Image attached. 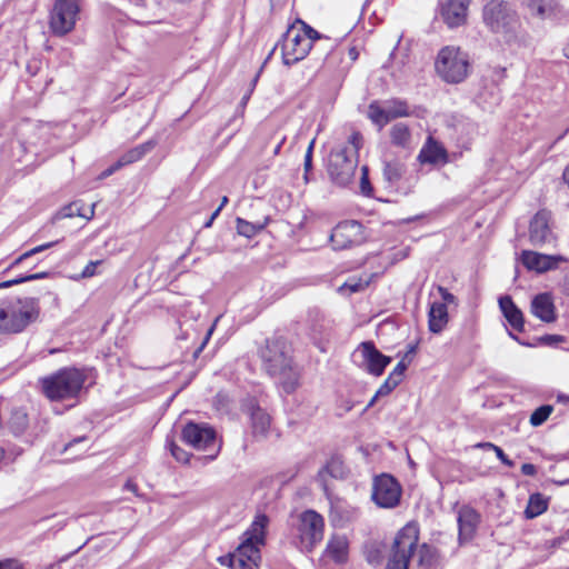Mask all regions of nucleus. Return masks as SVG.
I'll use <instances>...</instances> for the list:
<instances>
[{
    "label": "nucleus",
    "mask_w": 569,
    "mask_h": 569,
    "mask_svg": "<svg viewBox=\"0 0 569 569\" xmlns=\"http://www.w3.org/2000/svg\"><path fill=\"white\" fill-rule=\"evenodd\" d=\"M437 289L443 300L442 303L457 305V298L447 288L438 286Z\"/></svg>",
    "instance_id": "51"
},
{
    "label": "nucleus",
    "mask_w": 569,
    "mask_h": 569,
    "mask_svg": "<svg viewBox=\"0 0 569 569\" xmlns=\"http://www.w3.org/2000/svg\"><path fill=\"white\" fill-rule=\"evenodd\" d=\"M40 316L39 299L11 298L0 301V332L19 333Z\"/></svg>",
    "instance_id": "3"
},
{
    "label": "nucleus",
    "mask_w": 569,
    "mask_h": 569,
    "mask_svg": "<svg viewBox=\"0 0 569 569\" xmlns=\"http://www.w3.org/2000/svg\"><path fill=\"white\" fill-rule=\"evenodd\" d=\"M270 222V217H266L262 222H250L240 217L236 219L237 232L248 239L261 232Z\"/></svg>",
    "instance_id": "36"
},
{
    "label": "nucleus",
    "mask_w": 569,
    "mask_h": 569,
    "mask_svg": "<svg viewBox=\"0 0 569 569\" xmlns=\"http://www.w3.org/2000/svg\"><path fill=\"white\" fill-rule=\"evenodd\" d=\"M457 521L460 543L472 540L480 522L479 512L470 506H462L458 511Z\"/></svg>",
    "instance_id": "21"
},
{
    "label": "nucleus",
    "mask_w": 569,
    "mask_h": 569,
    "mask_svg": "<svg viewBox=\"0 0 569 569\" xmlns=\"http://www.w3.org/2000/svg\"><path fill=\"white\" fill-rule=\"evenodd\" d=\"M303 168H305L303 179L306 182H309V172L312 170V157L305 156Z\"/></svg>",
    "instance_id": "58"
},
{
    "label": "nucleus",
    "mask_w": 569,
    "mask_h": 569,
    "mask_svg": "<svg viewBox=\"0 0 569 569\" xmlns=\"http://www.w3.org/2000/svg\"><path fill=\"white\" fill-rule=\"evenodd\" d=\"M401 381L402 380H400L397 377L389 373L388 378L377 390V396L386 397V396L390 395L401 383Z\"/></svg>",
    "instance_id": "47"
},
{
    "label": "nucleus",
    "mask_w": 569,
    "mask_h": 569,
    "mask_svg": "<svg viewBox=\"0 0 569 569\" xmlns=\"http://www.w3.org/2000/svg\"><path fill=\"white\" fill-rule=\"evenodd\" d=\"M330 240L335 250L360 246L367 240L365 227L357 220L339 222L332 230Z\"/></svg>",
    "instance_id": "12"
},
{
    "label": "nucleus",
    "mask_w": 569,
    "mask_h": 569,
    "mask_svg": "<svg viewBox=\"0 0 569 569\" xmlns=\"http://www.w3.org/2000/svg\"><path fill=\"white\" fill-rule=\"evenodd\" d=\"M157 142L154 140H148L134 148L128 150L118 159V167H126L136 161L142 159L147 153H149L154 147Z\"/></svg>",
    "instance_id": "31"
},
{
    "label": "nucleus",
    "mask_w": 569,
    "mask_h": 569,
    "mask_svg": "<svg viewBox=\"0 0 569 569\" xmlns=\"http://www.w3.org/2000/svg\"><path fill=\"white\" fill-rule=\"evenodd\" d=\"M368 116L375 124L379 126V128L385 127L389 121H391L387 107L381 108L377 102L369 104Z\"/></svg>",
    "instance_id": "38"
},
{
    "label": "nucleus",
    "mask_w": 569,
    "mask_h": 569,
    "mask_svg": "<svg viewBox=\"0 0 569 569\" xmlns=\"http://www.w3.org/2000/svg\"><path fill=\"white\" fill-rule=\"evenodd\" d=\"M213 330H214V325H212L210 328H208L207 333H206L204 338L202 339L201 343L193 350L192 358H197L200 355V352L203 350L204 346L209 341Z\"/></svg>",
    "instance_id": "53"
},
{
    "label": "nucleus",
    "mask_w": 569,
    "mask_h": 569,
    "mask_svg": "<svg viewBox=\"0 0 569 569\" xmlns=\"http://www.w3.org/2000/svg\"><path fill=\"white\" fill-rule=\"evenodd\" d=\"M526 7L532 17L541 20L555 18L559 12V4L553 0H527Z\"/></svg>",
    "instance_id": "29"
},
{
    "label": "nucleus",
    "mask_w": 569,
    "mask_h": 569,
    "mask_svg": "<svg viewBox=\"0 0 569 569\" xmlns=\"http://www.w3.org/2000/svg\"><path fill=\"white\" fill-rule=\"evenodd\" d=\"M390 139L393 146L408 149L411 144V131L406 123L397 122L390 129Z\"/></svg>",
    "instance_id": "33"
},
{
    "label": "nucleus",
    "mask_w": 569,
    "mask_h": 569,
    "mask_svg": "<svg viewBox=\"0 0 569 569\" xmlns=\"http://www.w3.org/2000/svg\"><path fill=\"white\" fill-rule=\"evenodd\" d=\"M123 489L133 492L137 497H141V495L139 493L137 483L133 482L132 480H128L124 483Z\"/></svg>",
    "instance_id": "62"
},
{
    "label": "nucleus",
    "mask_w": 569,
    "mask_h": 569,
    "mask_svg": "<svg viewBox=\"0 0 569 569\" xmlns=\"http://www.w3.org/2000/svg\"><path fill=\"white\" fill-rule=\"evenodd\" d=\"M549 501L540 492L529 496L528 505L523 511L526 519H533L542 515L548 509Z\"/></svg>",
    "instance_id": "32"
},
{
    "label": "nucleus",
    "mask_w": 569,
    "mask_h": 569,
    "mask_svg": "<svg viewBox=\"0 0 569 569\" xmlns=\"http://www.w3.org/2000/svg\"><path fill=\"white\" fill-rule=\"evenodd\" d=\"M360 192L366 197H372L373 194V187L369 179V168L367 166L361 167Z\"/></svg>",
    "instance_id": "48"
},
{
    "label": "nucleus",
    "mask_w": 569,
    "mask_h": 569,
    "mask_svg": "<svg viewBox=\"0 0 569 569\" xmlns=\"http://www.w3.org/2000/svg\"><path fill=\"white\" fill-rule=\"evenodd\" d=\"M100 261H90L81 272V278H91L96 274V268Z\"/></svg>",
    "instance_id": "57"
},
{
    "label": "nucleus",
    "mask_w": 569,
    "mask_h": 569,
    "mask_svg": "<svg viewBox=\"0 0 569 569\" xmlns=\"http://www.w3.org/2000/svg\"><path fill=\"white\" fill-rule=\"evenodd\" d=\"M293 23H296V27L298 24H300L301 28L299 30L301 31V34L303 38H307L310 40L311 47L313 46V42L317 40H322V39L329 40V37L320 33L319 31L313 29L311 26H309L301 19H297Z\"/></svg>",
    "instance_id": "42"
},
{
    "label": "nucleus",
    "mask_w": 569,
    "mask_h": 569,
    "mask_svg": "<svg viewBox=\"0 0 569 569\" xmlns=\"http://www.w3.org/2000/svg\"><path fill=\"white\" fill-rule=\"evenodd\" d=\"M86 376L76 368H61L39 379L42 393L51 401L76 398L83 388Z\"/></svg>",
    "instance_id": "4"
},
{
    "label": "nucleus",
    "mask_w": 569,
    "mask_h": 569,
    "mask_svg": "<svg viewBox=\"0 0 569 569\" xmlns=\"http://www.w3.org/2000/svg\"><path fill=\"white\" fill-rule=\"evenodd\" d=\"M416 351H417V343L409 345L408 346V351L406 352V355H405V357L402 359L408 360V362H411L412 356L416 353Z\"/></svg>",
    "instance_id": "64"
},
{
    "label": "nucleus",
    "mask_w": 569,
    "mask_h": 569,
    "mask_svg": "<svg viewBox=\"0 0 569 569\" xmlns=\"http://www.w3.org/2000/svg\"><path fill=\"white\" fill-rule=\"evenodd\" d=\"M419 526L408 522L396 535L386 569H408L410 559L418 548Z\"/></svg>",
    "instance_id": "7"
},
{
    "label": "nucleus",
    "mask_w": 569,
    "mask_h": 569,
    "mask_svg": "<svg viewBox=\"0 0 569 569\" xmlns=\"http://www.w3.org/2000/svg\"><path fill=\"white\" fill-rule=\"evenodd\" d=\"M279 46H281V41H280V40H279V41L273 46V48L271 49V51L269 52V54H268V56H267V58L264 59L263 64L261 66V68H260L259 72L256 74L254 79L252 80V84H253V86L256 84V82H257V80H258V78H259V74H260V72H261L262 68H263V67H264V64H266V63L271 59V57L273 56V53H274L276 49H277Z\"/></svg>",
    "instance_id": "59"
},
{
    "label": "nucleus",
    "mask_w": 569,
    "mask_h": 569,
    "mask_svg": "<svg viewBox=\"0 0 569 569\" xmlns=\"http://www.w3.org/2000/svg\"><path fill=\"white\" fill-rule=\"evenodd\" d=\"M181 438L184 442L192 446L198 450L211 451L208 455L194 456L192 453L184 452L180 455V462L193 468L204 467L209 462L213 461L220 449L221 443L217 440V431L213 427L208 423L188 422L181 431Z\"/></svg>",
    "instance_id": "2"
},
{
    "label": "nucleus",
    "mask_w": 569,
    "mask_h": 569,
    "mask_svg": "<svg viewBox=\"0 0 569 569\" xmlns=\"http://www.w3.org/2000/svg\"><path fill=\"white\" fill-rule=\"evenodd\" d=\"M325 520L321 515L315 510H306L302 512L299 525V533L301 541L307 543L311 550L323 538Z\"/></svg>",
    "instance_id": "16"
},
{
    "label": "nucleus",
    "mask_w": 569,
    "mask_h": 569,
    "mask_svg": "<svg viewBox=\"0 0 569 569\" xmlns=\"http://www.w3.org/2000/svg\"><path fill=\"white\" fill-rule=\"evenodd\" d=\"M521 472L525 476L533 477L537 473V467L532 463H523L521 466Z\"/></svg>",
    "instance_id": "61"
},
{
    "label": "nucleus",
    "mask_w": 569,
    "mask_h": 569,
    "mask_svg": "<svg viewBox=\"0 0 569 569\" xmlns=\"http://www.w3.org/2000/svg\"><path fill=\"white\" fill-rule=\"evenodd\" d=\"M417 160L421 164L445 166L449 162V153L440 141L428 136Z\"/></svg>",
    "instance_id": "20"
},
{
    "label": "nucleus",
    "mask_w": 569,
    "mask_h": 569,
    "mask_svg": "<svg viewBox=\"0 0 569 569\" xmlns=\"http://www.w3.org/2000/svg\"><path fill=\"white\" fill-rule=\"evenodd\" d=\"M79 13V0H56L49 20L52 33L62 37L71 32L74 29Z\"/></svg>",
    "instance_id": "8"
},
{
    "label": "nucleus",
    "mask_w": 569,
    "mask_h": 569,
    "mask_svg": "<svg viewBox=\"0 0 569 569\" xmlns=\"http://www.w3.org/2000/svg\"><path fill=\"white\" fill-rule=\"evenodd\" d=\"M273 377L278 378L279 386L287 395L293 393L300 386V370L293 362L277 371Z\"/></svg>",
    "instance_id": "27"
},
{
    "label": "nucleus",
    "mask_w": 569,
    "mask_h": 569,
    "mask_svg": "<svg viewBox=\"0 0 569 569\" xmlns=\"http://www.w3.org/2000/svg\"><path fill=\"white\" fill-rule=\"evenodd\" d=\"M362 141V134L359 131H355L349 137L347 143L331 150L328 158L327 172L335 186L346 188L355 181Z\"/></svg>",
    "instance_id": "1"
},
{
    "label": "nucleus",
    "mask_w": 569,
    "mask_h": 569,
    "mask_svg": "<svg viewBox=\"0 0 569 569\" xmlns=\"http://www.w3.org/2000/svg\"><path fill=\"white\" fill-rule=\"evenodd\" d=\"M407 368H408V363L406 362L405 359H401L390 373L392 376L397 377L398 379L402 380Z\"/></svg>",
    "instance_id": "54"
},
{
    "label": "nucleus",
    "mask_w": 569,
    "mask_h": 569,
    "mask_svg": "<svg viewBox=\"0 0 569 569\" xmlns=\"http://www.w3.org/2000/svg\"><path fill=\"white\" fill-rule=\"evenodd\" d=\"M122 167H118V160H117L113 164H111L110 167H108L106 170H103L100 173V179L110 177L111 174H113L116 171H118Z\"/></svg>",
    "instance_id": "60"
},
{
    "label": "nucleus",
    "mask_w": 569,
    "mask_h": 569,
    "mask_svg": "<svg viewBox=\"0 0 569 569\" xmlns=\"http://www.w3.org/2000/svg\"><path fill=\"white\" fill-rule=\"evenodd\" d=\"M449 321V313L446 303L432 302L428 312V328L432 333H440Z\"/></svg>",
    "instance_id": "26"
},
{
    "label": "nucleus",
    "mask_w": 569,
    "mask_h": 569,
    "mask_svg": "<svg viewBox=\"0 0 569 569\" xmlns=\"http://www.w3.org/2000/svg\"><path fill=\"white\" fill-rule=\"evenodd\" d=\"M47 277H49V272H46V271L37 272V273H31V274H26V276H20V277H17L14 279H11V280H7V281H3V282H0V289L1 288H9V287H12V286H16V284H20V283L27 282V281L44 279Z\"/></svg>",
    "instance_id": "43"
},
{
    "label": "nucleus",
    "mask_w": 569,
    "mask_h": 569,
    "mask_svg": "<svg viewBox=\"0 0 569 569\" xmlns=\"http://www.w3.org/2000/svg\"><path fill=\"white\" fill-rule=\"evenodd\" d=\"M29 426L28 413L22 408H14L11 410L8 420V427L14 436H21Z\"/></svg>",
    "instance_id": "35"
},
{
    "label": "nucleus",
    "mask_w": 569,
    "mask_h": 569,
    "mask_svg": "<svg viewBox=\"0 0 569 569\" xmlns=\"http://www.w3.org/2000/svg\"><path fill=\"white\" fill-rule=\"evenodd\" d=\"M356 352H359L362 361L359 367L368 373L380 377L383 375L386 368L391 363L392 358L383 355L375 345L373 341L361 342Z\"/></svg>",
    "instance_id": "15"
},
{
    "label": "nucleus",
    "mask_w": 569,
    "mask_h": 569,
    "mask_svg": "<svg viewBox=\"0 0 569 569\" xmlns=\"http://www.w3.org/2000/svg\"><path fill=\"white\" fill-rule=\"evenodd\" d=\"M531 313L542 322L550 323L557 320L556 306L550 292H541L531 299Z\"/></svg>",
    "instance_id": "23"
},
{
    "label": "nucleus",
    "mask_w": 569,
    "mask_h": 569,
    "mask_svg": "<svg viewBox=\"0 0 569 569\" xmlns=\"http://www.w3.org/2000/svg\"><path fill=\"white\" fill-rule=\"evenodd\" d=\"M508 335L516 340L519 345L526 346V347H537V346H549L553 347L557 346L560 342H563L566 338L561 335H543L541 337H538L535 339V342H530L523 339H520L517 335H515L512 331L508 330Z\"/></svg>",
    "instance_id": "37"
},
{
    "label": "nucleus",
    "mask_w": 569,
    "mask_h": 569,
    "mask_svg": "<svg viewBox=\"0 0 569 569\" xmlns=\"http://www.w3.org/2000/svg\"><path fill=\"white\" fill-rule=\"evenodd\" d=\"M552 411L553 407L551 405H542L536 408L530 416V425L533 427H539L543 425Z\"/></svg>",
    "instance_id": "41"
},
{
    "label": "nucleus",
    "mask_w": 569,
    "mask_h": 569,
    "mask_svg": "<svg viewBox=\"0 0 569 569\" xmlns=\"http://www.w3.org/2000/svg\"><path fill=\"white\" fill-rule=\"evenodd\" d=\"M167 447L170 450V453L173 458L178 459V446L176 445V436L174 432H171L167 436Z\"/></svg>",
    "instance_id": "55"
},
{
    "label": "nucleus",
    "mask_w": 569,
    "mask_h": 569,
    "mask_svg": "<svg viewBox=\"0 0 569 569\" xmlns=\"http://www.w3.org/2000/svg\"><path fill=\"white\" fill-rule=\"evenodd\" d=\"M551 211L538 210L529 221V242L532 247L553 246L556 236L550 227Z\"/></svg>",
    "instance_id": "13"
},
{
    "label": "nucleus",
    "mask_w": 569,
    "mask_h": 569,
    "mask_svg": "<svg viewBox=\"0 0 569 569\" xmlns=\"http://www.w3.org/2000/svg\"><path fill=\"white\" fill-rule=\"evenodd\" d=\"M327 476L335 479H345L347 476V468L342 458L339 455H333L327 463L318 471L316 480L320 483L322 489L327 491Z\"/></svg>",
    "instance_id": "25"
},
{
    "label": "nucleus",
    "mask_w": 569,
    "mask_h": 569,
    "mask_svg": "<svg viewBox=\"0 0 569 569\" xmlns=\"http://www.w3.org/2000/svg\"><path fill=\"white\" fill-rule=\"evenodd\" d=\"M470 2L471 0H439L438 17L451 30L463 27L468 23Z\"/></svg>",
    "instance_id": "14"
},
{
    "label": "nucleus",
    "mask_w": 569,
    "mask_h": 569,
    "mask_svg": "<svg viewBox=\"0 0 569 569\" xmlns=\"http://www.w3.org/2000/svg\"><path fill=\"white\" fill-rule=\"evenodd\" d=\"M264 543L263 533H251L243 540L237 549V555L246 560L244 568L258 569V562L261 559L259 545Z\"/></svg>",
    "instance_id": "22"
},
{
    "label": "nucleus",
    "mask_w": 569,
    "mask_h": 569,
    "mask_svg": "<svg viewBox=\"0 0 569 569\" xmlns=\"http://www.w3.org/2000/svg\"><path fill=\"white\" fill-rule=\"evenodd\" d=\"M60 240H56V241H51V242H47V243H43V244H40L38 247H34L32 249H30L29 251L22 253L21 256H19L8 268L11 269V268H14L16 266L20 264L23 260H26L27 258L31 257V256H34L37 253H40L47 249H50L52 247H54L57 243H59Z\"/></svg>",
    "instance_id": "44"
},
{
    "label": "nucleus",
    "mask_w": 569,
    "mask_h": 569,
    "mask_svg": "<svg viewBox=\"0 0 569 569\" xmlns=\"http://www.w3.org/2000/svg\"><path fill=\"white\" fill-rule=\"evenodd\" d=\"M60 213H61V216L63 218H71V217H74V216L86 217V214L81 212V206L78 202H72V203H70L68 206H64L61 209Z\"/></svg>",
    "instance_id": "49"
},
{
    "label": "nucleus",
    "mask_w": 569,
    "mask_h": 569,
    "mask_svg": "<svg viewBox=\"0 0 569 569\" xmlns=\"http://www.w3.org/2000/svg\"><path fill=\"white\" fill-rule=\"evenodd\" d=\"M435 68L443 81L460 83L469 74V54L459 47L447 46L439 51Z\"/></svg>",
    "instance_id": "5"
},
{
    "label": "nucleus",
    "mask_w": 569,
    "mask_h": 569,
    "mask_svg": "<svg viewBox=\"0 0 569 569\" xmlns=\"http://www.w3.org/2000/svg\"><path fill=\"white\" fill-rule=\"evenodd\" d=\"M280 41L282 62L287 67H291L303 60L312 49L310 40L302 37L296 23L289 26Z\"/></svg>",
    "instance_id": "9"
},
{
    "label": "nucleus",
    "mask_w": 569,
    "mask_h": 569,
    "mask_svg": "<svg viewBox=\"0 0 569 569\" xmlns=\"http://www.w3.org/2000/svg\"><path fill=\"white\" fill-rule=\"evenodd\" d=\"M402 488L397 478L389 473L375 476L372 501L380 508L391 509L400 503Z\"/></svg>",
    "instance_id": "10"
},
{
    "label": "nucleus",
    "mask_w": 569,
    "mask_h": 569,
    "mask_svg": "<svg viewBox=\"0 0 569 569\" xmlns=\"http://www.w3.org/2000/svg\"><path fill=\"white\" fill-rule=\"evenodd\" d=\"M382 163L383 181L387 183L389 188L398 186V183L401 181V179L407 172L406 163L399 159H385Z\"/></svg>",
    "instance_id": "28"
},
{
    "label": "nucleus",
    "mask_w": 569,
    "mask_h": 569,
    "mask_svg": "<svg viewBox=\"0 0 569 569\" xmlns=\"http://www.w3.org/2000/svg\"><path fill=\"white\" fill-rule=\"evenodd\" d=\"M307 326L309 336L313 342L325 351L322 342L328 340L331 332V320L328 319L323 312L318 308H311L307 316Z\"/></svg>",
    "instance_id": "18"
},
{
    "label": "nucleus",
    "mask_w": 569,
    "mask_h": 569,
    "mask_svg": "<svg viewBox=\"0 0 569 569\" xmlns=\"http://www.w3.org/2000/svg\"><path fill=\"white\" fill-rule=\"evenodd\" d=\"M291 348L282 338L267 340L266 347L261 350L263 368L269 376L292 363Z\"/></svg>",
    "instance_id": "11"
},
{
    "label": "nucleus",
    "mask_w": 569,
    "mask_h": 569,
    "mask_svg": "<svg viewBox=\"0 0 569 569\" xmlns=\"http://www.w3.org/2000/svg\"><path fill=\"white\" fill-rule=\"evenodd\" d=\"M439 556L436 547L423 542L418 548V566L422 569H431L438 563Z\"/></svg>",
    "instance_id": "34"
},
{
    "label": "nucleus",
    "mask_w": 569,
    "mask_h": 569,
    "mask_svg": "<svg viewBox=\"0 0 569 569\" xmlns=\"http://www.w3.org/2000/svg\"><path fill=\"white\" fill-rule=\"evenodd\" d=\"M218 561L220 562V565L228 566L231 569H242L244 568L246 565V560L241 559V557H239L237 552L221 556L218 558Z\"/></svg>",
    "instance_id": "45"
},
{
    "label": "nucleus",
    "mask_w": 569,
    "mask_h": 569,
    "mask_svg": "<svg viewBox=\"0 0 569 569\" xmlns=\"http://www.w3.org/2000/svg\"><path fill=\"white\" fill-rule=\"evenodd\" d=\"M86 440H87L86 436H81V437H77V438L72 439L71 441H69L68 443L64 445L62 452H66L67 450H69L74 445L80 443V442L86 441Z\"/></svg>",
    "instance_id": "63"
},
{
    "label": "nucleus",
    "mask_w": 569,
    "mask_h": 569,
    "mask_svg": "<svg viewBox=\"0 0 569 569\" xmlns=\"http://www.w3.org/2000/svg\"><path fill=\"white\" fill-rule=\"evenodd\" d=\"M241 410L249 416L254 438H266L270 428L271 417L260 407L254 397H247L241 402Z\"/></svg>",
    "instance_id": "17"
},
{
    "label": "nucleus",
    "mask_w": 569,
    "mask_h": 569,
    "mask_svg": "<svg viewBox=\"0 0 569 569\" xmlns=\"http://www.w3.org/2000/svg\"><path fill=\"white\" fill-rule=\"evenodd\" d=\"M348 540L345 536L333 535L327 543L326 555L336 563L342 565L348 560Z\"/></svg>",
    "instance_id": "30"
},
{
    "label": "nucleus",
    "mask_w": 569,
    "mask_h": 569,
    "mask_svg": "<svg viewBox=\"0 0 569 569\" xmlns=\"http://www.w3.org/2000/svg\"><path fill=\"white\" fill-rule=\"evenodd\" d=\"M0 569H23L22 563L14 558L0 560Z\"/></svg>",
    "instance_id": "52"
},
{
    "label": "nucleus",
    "mask_w": 569,
    "mask_h": 569,
    "mask_svg": "<svg viewBox=\"0 0 569 569\" xmlns=\"http://www.w3.org/2000/svg\"><path fill=\"white\" fill-rule=\"evenodd\" d=\"M369 282L370 281L368 279L363 280L361 278L351 277L339 287L338 291L340 293L348 292L349 295L361 292L369 286Z\"/></svg>",
    "instance_id": "39"
},
{
    "label": "nucleus",
    "mask_w": 569,
    "mask_h": 569,
    "mask_svg": "<svg viewBox=\"0 0 569 569\" xmlns=\"http://www.w3.org/2000/svg\"><path fill=\"white\" fill-rule=\"evenodd\" d=\"M483 23L493 33L511 38L520 26L519 17L508 1L490 0L482 9Z\"/></svg>",
    "instance_id": "6"
},
{
    "label": "nucleus",
    "mask_w": 569,
    "mask_h": 569,
    "mask_svg": "<svg viewBox=\"0 0 569 569\" xmlns=\"http://www.w3.org/2000/svg\"><path fill=\"white\" fill-rule=\"evenodd\" d=\"M499 308L512 330L525 331V316L521 309L515 303L511 296H500L498 299Z\"/></svg>",
    "instance_id": "24"
},
{
    "label": "nucleus",
    "mask_w": 569,
    "mask_h": 569,
    "mask_svg": "<svg viewBox=\"0 0 569 569\" xmlns=\"http://www.w3.org/2000/svg\"><path fill=\"white\" fill-rule=\"evenodd\" d=\"M521 263L530 271L545 273L558 268L559 262L566 261L562 256L545 254L532 250H522Z\"/></svg>",
    "instance_id": "19"
},
{
    "label": "nucleus",
    "mask_w": 569,
    "mask_h": 569,
    "mask_svg": "<svg viewBox=\"0 0 569 569\" xmlns=\"http://www.w3.org/2000/svg\"><path fill=\"white\" fill-rule=\"evenodd\" d=\"M359 402L360 401H355L351 399H340L337 405V408L339 410L337 416L342 417L347 412L351 411Z\"/></svg>",
    "instance_id": "50"
},
{
    "label": "nucleus",
    "mask_w": 569,
    "mask_h": 569,
    "mask_svg": "<svg viewBox=\"0 0 569 569\" xmlns=\"http://www.w3.org/2000/svg\"><path fill=\"white\" fill-rule=\"evenodd\" d=\"M387 111L389 112L390 120L410 116L407 101L400 99L389 101L387 104Z\"/></svg>",
    "instance_id": "40"
},
{
    "label": "nucleus",
    "mask_w": 569,
    "mask_h": 569,
    "mask_svg": "<svg viewBox=\"0 0 569 569\" xmlns=\"http://www.w3.org/2000/svg\"><path fill=\"white\" fill-rule=\"evenodd\" d=\"M495 452H496L497 458L505 466H507L509 468H512L515 466V462L511 459H509V457L505 453V451L500 447L495 448Z\"/></svg>",
    "instance_id": "56"
},
{
    "label": "nucleus",
    "mask_w": 569,
    "mask_h": 569,
    "mask_svg": "<svg viewBox=\"0 0 569 569\" xmlns=\"http://www.w3.org/2000/svg\"><path fill=\"white\" fill-rule=\"evenodd\" d=\"M269 523V518L264 513H259L254 517V520L251 525V530H248L246 535L251 533H263L266 536V528Z\"/></svg>",
    "instance_id": "46"
}]
</instances>
